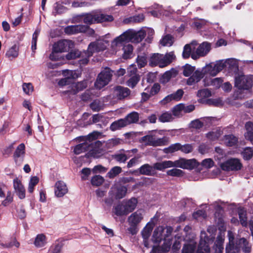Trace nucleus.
<instances>
[{
  "label": "nucleus",
  "mask_w": 253,
  "mask_h": 253,
  "mask_svg": "<svg viewBox=\"0 0 253 253\" xmlns=\"http://www.w3.org/2000/svg\"><path fill=\"white\" fill-rule=\"evenodd\" d=\"M197 165L195 159L187 160L180 158L174 162L171 161H164L157 162L151 166L148 164L141 166L139 169V172L141 174L148 176H153L156 174L155 170H163L166 169L178 167L183 169H193Z\"/></svg>",
  "instance_id": "nucleus-1"
},
{
  "label": "nucleus",
  "mask_w": 253,
  "mask_h": 253,
  "mask_svg": "<svg viewBox=\"0 0 253 253\" xmlns=\"http://www.w3.org/2000/svg\"><path fill=\"white\" fill-rule=\"evenodd\" d=\"M227 66L228 68L236 67V61L233 59L221 60L216 61L215 64L210 63L202 68H198L193 77L189 79V83L192 84L195 82H199L207 74L214 77Z\"/></svg>",
  "instance_id": "nucleus-2"
},
{
  "label": "nucleus",
  "mask_w": 253,
  "mask_h": 253,
  "mask_svg": "<svg viewBox=\"0 0 253 253\" xmlns=\"http://www.w3.org/2000/svg\"><path fill=\"white\" fill-rule=\"evenodd\" d=\"M228 243L225 248V253H239L240 249L244 253H250L252 251V245L245 238L239 239L234 243V236L233 233L228 231Z\"/></svg>",
  "instance_id": "nucleus-3"
},
{
  "label": "nucleus",
  "mask_w": 253,
  "mask_h": 253,
  "mask_svg": "<svg viewBox=\"0 0 253 253\" xmlns=\"http://www.w3.org/2000/svg\"><path fill=\"white\" fill-rule=\"evenodd\" d=\"M71 80L72 79L69 78H65L59 81L58 83L59 85L61 86L68 85L67 89L63 92V94L75 95L79 91L85 88L87 86L86 81H84L70 84Z\"/></svg>",
  "instance_id": "nucleus-4"
},
{
  "label": "nucleus",
  "mask_w": 253,
  "mask_h": 253,
  "mask_svg": "<svg viewBox=\"0 0 253 253\" xmlns=\"http://www.w3.org/2000/svg\"><path fill=\"white\" fill-rule=\"evenodd\" d=\"M79 17L83 19L84 23L88 25L94 23L111 22L114 20V18L111 15L94 12L82 14Z\"/></svg>",
  "instance_id": "nucleus-5"
},
{
  "label": "nucleus",
  "mask_w": 253,
  "mask_h": 253,
  "mask_svg": "<svg viewBox=\"0 0 253 253\" xmlns=\"http://www.w3.org/2000/svg\"><path fill=\"white\" fill-rule=\"evenodd\" d=\"M139 142L146 146L157 147L166 145L168 142V138L165 136L158 138L155 133H152L142 137Z\"/></svg>",
  "instance_id": "nucleus-6"
},
{
  "label": "nucleus",
  "mask_w": 253,
  "mask_h": 253,
  "mask_svg": "<svg viewBox=\"0 0 253 253\" xmlns=\"http://www.w3.org/2000/svg\"><path fill=\"white\" fill-rule=\"evenodd\" d=\"M173 229L170 226L164 227L160 226L157 227L154 231L152 240L154 243H160L162 240H169L171 241L170 235Z\"/></svg>",
  "instance_id": "nucleus-7"
},
{
  "label": "nucleus",
  "mask_w": 253,
  "mask_h": 253,
  "mask_svg": "<svg viewBox=\"0 0 253 253\" xmlns=\"http://www.w3.org/2000/svg\"><path fill=\"white\" fill-rule=\"evenodd\" d=\"M112 76V70L108 67L105 68L98 75L94 86L96 89H100L107 85L111 80Z\"/></svg>",
  "instance_id": "nucleus-8"
},
{
  "label": "nucleus",
  "mask_w": 253,
  "mask_h": 253,
  "mask_svg": "<svg viewBox=\"0 0 253 253\" xmlns=\"http://www.w3.org/2000/svg\"><path fill=\"white\" fill-rule=\"evenodd\" d=\"M253 84V76L241 75L236 77L235 85L240 90H249Z\"/></svg>",
  "instance_id": "nucleus-9"
},
{
  "label": "nucleus",
  "mask_w": 253,
  "mask_h": 253,
  "mask_svg": "<svg viewBox=\"0 0 253 253\" xmlns=\"http://www.w3.org/2000/svg\"><path fill=\"white\" fill-rule=\"evenodd\" d=\"M126 42L139 43L142 41L146 36L143 30L136 31L133 29H128L124 32Z\"/></svg>",
  "instance_id": "nucleus-10"
},
{
  "label": "nucleus",
  "mask_w": 253,
  "mask_h": 253,
  "mask_svg": "<svg viewBox=\"0 0 253 253\" xmlns=\"http://www.w3.org/2000/svg\"><path fill=\"white\" fill-rule=\"evenodd\" d=\"M108 44L107 41L101 39L91 42L87 48L88 56H91L94 52L105 50Z\"/></svg>",
  "instance_id": "nucleus-11"
},
{
  "label": "nucleus",
  "mask_w": 253,
  "mask_h": 253,
  "mask_svg": "<svg viewBox=\"0 0 253 253\" xmlns=\"http://www.w3.org/2000/svg\"><path fill=\"white\" fill-rule=\"evenodd\" d=\"M243 167L240 160L237 158H231L221 165V169L226 171H237L240 170Z\"/></svg>",
  "instance_id": "nucleus-12"
},
{
  "label": "nucleus",
  "mask_w": 253,
  "mask_h": 253,
  "mask_svg": "<svg viewBox=\"0 0 253 253\" xmlns=\"http://www.w3.org/2000/svg\"><path fill=\"white\" fill-rule=\"evenodd\" d=\"M209 237L204 231L201 232L200 240L196 253H210V248L208 243Z\"/></svg>",
  "instance_id": "nucleus-13"
},
{
  "label": "nucleus",
  "mask_w": 253,
  "mask_h": 253,
  "mask_svg": "<svg viewBox=\"0 0 253 253\" xmlns=\"http://www.w3.org/2000/svg\"><path fill=\"white\" fill-rule=\"evenodd\" d=\"M211 49V44L207 42H204L200 44L197 47L196 53L193 52L191 57L193 59H197L200 57L206 56Z\"/></svg>",
  "instance_id": "nucleus-14"
},
{
  "label": "nucleus",
  "mask_w": 253,
  "mask_h": 253,
  "mask_svg": "<svg viewBox=\"0 0 253 253\" xmlns=\"http://www.w3.org/2000/svg\"><path fill=\"white\" fill-rule=\"evenodd\" d=\"M25 146L24 143H21L16 148L13 154V160L17 166H21L24 159Z\"/></svg>",
  "instance_id": "nucleus-15"
},
{
  "label": "nucleus",
  "mask_w": 253,
  "mask_h": 253,
  "mask_svg": "<svg viewBox=\"0 0 253 253\" xmlns=\"http://www.w3.org/2000/svg\"><path fill=\"white\" fill-rule=\"evenodd\" d=\"M211 77L212 76L210 74H207L202 78L204 86H213L215 88H219L223 82L222 79L221 78L212 79Z\"/></svg>",
  "instance_id": "nucleus-16"
},
{
  "label": "nucleus",
  "mask_w": 253,
  "mask_h": 253,
  "mask_svg": "<svg viewBox=\"0 0 253 253\" xmlns=\"http://www.w3.org/2000/svg\"><path fill=\"white\" fill-rule=\"evenodd\" d=\"M73 46V43L71 41L64 40L55 43L53 48H54V51L62 52L67 51Z\"/></svg>",
  "instance_id": "nucleus-17"
},
{
  "label": "nucleus",
  "mask_w": 253,
  "mask_h": 253,
  "mask_svg": "<svg viewBox=\"0 0 253 253\" xmlns=\"http://www.w3.org/2000/svg\"><path fill=\"white\" fill-rule=\"evenodd\" d=\"M130 93V90L127 87L119 85L114 88V95L116 98L119 100L126 98L129 96Z\"/></svg>",
  "instance_id": "nucleus-18"
},
{
  "label": "nucleus",
  "mask_w": 253,
  "mask_h": 253,
  "mask_svg": "<svg viewBox=\"0 0 253 253\" xmlns=\"http://www.w3.org/2000/svg\"><path fill=\"white\" fill-rule=\"evenodd\" d=\"M144 211L139 210L131 213L127 218L129 225L137 226L143 218Z\"/></svg>",
  "instance_id": "nucleus-19"
},
{
  "label": "nucleus",
  "mask_w": 253,
  "mask_h": 253,
  "mask_svg": "<svg viewBox=\"0 0 253 253\" xmlns=\"http://www.w3.org/2000/svg\"><path fill=\"white\" fill-rule=\"evenodd\" d=\"M54 194L56 197H63L68 192V187L65 183L62 181H57L54 185Z\"/></svg>",
  "instance_id": "nucleus-20"
},
{
  "label": "nucleus",
  "mask_w": 253,
  "mask_h": 253,
  "mask_svg": "<svg viewBox=\"0 0 253 253\" xmlns=\"http://www.w3.org/2000/svg\"><path fill=\"white\" fill-rule=\"evenodd\" d=\"M88 27L83 25H70L64 29V32L68 35L76 34L79 33L85 32Z\"/></svg>",
  "instance_id": "nucleus-21"
},
{
  "label": "nucleus",
  "mask_w": 253,
  "mask_h": 253,
  "mask_svg": "<svg viewBox=\"0 0 253 253\" xmlns=\"http://www.w3.org/2000/svg\"><path fill=\"white\" fill-rule=\"evenodd\" d=\"M13 187L16 194L20 199L25 197V189L21 181L18 178L13 179Z\"/></svg>",
  "instance_id": "nucleus-22"
},
{
  "label": "nucleus",
  "mask_w": 253,
  "mask_h": 253,
  "mask_svg": "<svg viewBox=\"0 0 253 253\" xmlns=\"http://www.w3.org/2000/svg\"><path fill=\"white\" fill-rule=\"evenodd\" d=\"M127 188L124 186H119L111 188V191L109 193H112L117 199H120L124 198L126 193Z\"/></svg>",
  "instance_id": "nucleus-23"
},
{
  "label": "nucleus",
  "mask_w": 253,
  "mask_h": 253,
  "mask_svg": "<svg viewBox=\"0 0 253 253\" xmlns=\"http://www.w3.org/2000/svg\"><path fill=\"white\" fill-rule=\"evenodd\" d=\"M196 247L197 241L193 238L184 244L182 250V253H196Z\"/></svg>",
  "instance_id": "nucleus-24"
},
{
  "label": "nucleus",
  "mask_w": 253,
  "mask_h": 253,
  "mask_svg": "<svg viewBox=\"0 0 253 253\" xmlns=\"http://www.w3.org/2000/svg\"><path fill=\"white\" fill-rule=\"evenodd\" d=\"M171 245V241L166 240L162 246H154L150 253H166L169 251Z\"/></svg>",
  "instance_id": "nucleus-25"
},
{
  "label": "nucleus",
  "mask_w": 253,
  "mask_h": 253,
  "mask_svg": "<svg viewBox=\"0 0 253 253\" xmlns=\"http://www.w3.org/2000/svg\"><path fill=\"white\" fill-rule=\"evenodd\" d=\"M183 74L185 77H189L187 79L186 84L189 85H194L198 82H195L192 84H189V79L192 78L195 73L197 71V69L195 70V68L194 66H192L189 64H186L183 67Z\"/></svg>",
  "instance_id": "nucleus-26"
},
{
  "label": "nucleus",
  "mask_w": 253,
  "mask_h": 253,
  "mask_svg": "<svg viewBox=\"0 0 253 253\" xmlns=\"http://www.w3.org/2000/svg\"><path fill=\"white\" fill-rule=\"evenodd\" d=\"M92 148V145L89 141H86L76 145L74 149V152L77 155L87 151Z\"/></svg>",
  "instance_id": "nucleus-27"
},
{
  "label": "nucleus",
  "mask_w": 253,
  "mask_h": 253,
  "mask_svg": "<svg viewBox=\"0 0 253 253\" xmlns=\"http://www.w3.org/2000/svg\"><path fill=\"white\" fill-rule=\"evenodd\" d=\"M124 32L119 36L116 38L111 43V47L114 51H117L123 45L124 42H126Z\"/></svg>",
  "instance_id": "nucleus-28"
},
{
  "label": "nucleus",
  "mask_w": 253,
  "mask_h": 253,
  "mask_svg": "<svg viewBox=\"0 0 253 253\" xmlns=\"http://www.w3.org/2000/svg\"><path fill=\"white\" fill-rule=\"evenodd\" d=\"M152 219L149 221L141 231V234L143 238L145 240V245L146 240L149 238L152 230L155 226V223L152 221Z\"/></svg>",
  "instance_id": "nucleus-29"
},
{
  "label": "nucleus",
  "mask_w": 253,
  "mask_h": 253,
  "mask_svg": "<svg viewBox=\"0 0 253 253\" xmlns=\"http://www.w3.org/2000/svg\"><path fill=\"white\" fill-rule=\"evenodd\" d=\"M123 202L128 214L135 209L138 201L135 198H131L129 200L123 201Z\"/></svg>",
  "instance_id": "nucleus-30"
},
{
  "label": "nucleus",
  "mask_w": 253,
  "mask_h": 253,
  "mask_svg": "<svg viewBox=\"0 0 253 253\" xmlns=\"http://www.w3.org/2000/svg\"><path fill=\"white\" fill-rule=\"evenodd\" d=\"M139 114L136 112H132L127 115L124 119L126 126L131 124L137 123L139 120Z\"/></svg>",
  "instance_id": "nucleus-31"
},
{
  "label": "nucleus",
  "mask_w": 253,
  "mask_h": 253,
  "mask_svg": "<svg viewBox=\"0 0 253 253\" xmlns=\"http://www.w3.org/2000/svg\"><path fill=\"white\" fill-rule=\"evenodd\" d=\"M224 239L221 236H218L214 242L213 250L215 253H222L223 251V243Z\"/></svg>",
  "instance_id": "nucleus-32"
},
{
  "label": "nucleus",
  "mask_w": 253,
  "mask_h": 253,
  "mask_svg": "<svg viewBox=\"0 0 253 253\" xmlns=\"http://www.w3.org/2000/svg\"><path fill=\"white\" fill-rule=\"evenodd\" d=\"M174 52L171 51L166 53V54H161V62L164 64L163 67H166L169 65L175 59Z\"/></svg>",
  "instance_id": "nucleus-33"
},
{
  "label": "nucleus",
  "mask_w": 253,
  "mask_h": 253,
  "mask_svg": "<svg viewBox=\"0 0 253 253\" xmlns=\"http://www.w3.org/2000/svg\"><path fill=\"white\" fill-rule=\"evenodd\" d=\"M161 54L154 53L150 59L149 64L152 67L159 66L160 67L163 68L164 64H163V62H161Z\"/></svg>",
  "instance_id": "nucleus-34"
},
{
  "label": "nucleus",
  "mask_w": 253,
  "mask_h": 253,
  "mask_svg": "<svg viewBox=\"0 0 253 253\" xmlns=\"http://www.w3.org/2000/svg\"><path fill=\"white\" fill-rule=\"evenodd\" d=\"M47 243L46 236L43 234H38L35 238L34 244L38 248L43 247Z\"/></svg>",
  "instance_id": "nucleus-35"
},
{
  "label": "nucleus",
  "mask_w": 253,
  "mask_h": 253,
  "mask_svg": "<svg viewBox=\"0 0 253 253\" xmlns=\"http://www.w3.org/2000/svg\"><path fill=\"white\" fill-rule=\"evenodd\" d=\"M126 123L124 119H119L112 123L110 126L112 131H116L126 126Z\"/></svg>",
  "instance_id": "nucleus-36"
},
{
  "label": "nucleus",
  "mask_w": 253,
  "mask_h": 253,
  "mask_svg": "<svg viewBox=\"0 0 253 253\" xmlns=\"http://www.w3.org/2000/svg\"><path fill=\"white\" fill-rule=\"evenodd\" d=\"M123 201L121 204L117 205L114 208V213L118 216L126 215L128 214Z\"/></svg>",
  "instance_id": "nucleus-37"
},
{
  "label": "nucleus",
  "mask_w": 253,
  "mask_h": 253,
  "mask_svg": "<svg viewBox=\"0 0 253 253\" xmlns=\"http://www.w3.org/2000/svg\"><path fill=\"white\" fill-rule=\"evenodd\" d=\"M223 141L226 145L232 146L237 143L238 138L232 134L226 135L224 137Z\"/></svg>",
  "instance_id": "nucleus-38"
},
{
  "label": "nucleus",
  "mask_w": 253,
  "mask_h": 253,
  "mask_svg": "<svg viewBox=\"0 0 253 253\" xmlns=\"http://www.w3.org/2000/svg\"><path fill=\"white\" fill-rule=\"evenodd\" d=\"M18 55V47L14 44L6 52V56L9 59L11 60L16 58Z\"/></svg>",
  "instance_id": "nucleus-39"
},
{
  "label": "nucleus",
  "mask_w": 253,
  "mask_h": 253,
  "mask_svg": "<svg viewBox=\"0 0 253 253\" xmlns=\"http://www.w3.org/2000/svg\"><path fill=\"white\" fill-rule=\"evenodd\" d=\"M174 42L173 37L169 34L164 36L160 40V43L163 46H170Z\"/></svg>",
  "instance_id": "nucleus-40"
},
{
  "label": "nucleus",
  "mask_w": 253,
  "mask_h": 253,
  "mask_svg": "<svg viewBox=\"0 0 253 253\" xmlns=\"http://www.w3.org/2000/svg\"><path fill=\"white\" fill-rule=\"evenodd\" d=\"M176 75V72L174 70H171L166 72L162 76L161 79V82L165 84L169 81V80L174 77Z\"/></svg>",
  "instance_id": "nucleus-41"
},
{
  "label": "nucleus",
  "mask_w": 253,
  "mask_h": 253,
  "mask_svg": "<svg viewBox=\"0 0 253 253\" xmlns=\"http://www.w3.org/2000/svg\"><path fill=\"white\" fill-rule=\"evenodd\" d=\"M240 222L243 226H247L248 225L246 211L243 209L238 211Z\"/></svg>",
  "instance_id": "nucleus-42"
},
{
  "label": "nucleus",
  "mask_w": 253,
  "mask_h": 253,
  "mask_svg": "<svg viewBox=\"0 0 253 253\" xmlns=\"http://www.w3.org/2000/svg\"><path fill=\"white\" fill-rule=\"evenodd\" d=\"M139 80L140 76L139 75L132 76L126 81V84L133 88L136 86Z\"/></svg>",
  "instance_id": "nucleus-43"
},
{
  "label": "nucleus",
  "mask_w": 253,
  "mask_h": 253,
  "mask_svg": "<svg viewBox=\"0 0 253 253\" xmlns=\"http://www.w3.org/2000/svg\"><path fill=\"white\" fill-rule=\"evenodd\" d=\"M241 154L245 160H250L253 156V148L247 147L245 148Z\"/></svg>",
  "instance_id": "nucleus-44"
},
{
  "label": "nucleus",
  "mask_w": 253,
  "mask_h": 253,
  "mask_svg": "<svg viewBox=\"0 0 253 253\" xmlns=\"http://www.w3.org/2000/svg\"><path fill=\"white\" fill-rule=\"evenodd\" d=\"M173 119L174 118L173 117L172 114L168 112L163 113L159 118V120L162 123L171 122Z\"/></svg>",
  "instance_id": "nucleus-45"
},
{
  "label": "nucleus",
  "mask_w": 253,
  "mask_h": 253,
  "mask_svg": "<svg viewBox=\"0 0 253 253\" xmlns=\"http://www.w3.org/2000/svg\"><path fill=\"white\" fill-rule=\"evenodd\" d=\"M122 171V168L118 166H116L112 168L107 173V175L110 178H113L118 175Z\"/></svg>",
  "instance_id": "nucleus-46"
},
{
  "label": "nucleus",
  "mask_w": 253,
  "mask_h": 253,
  "mask_svg": "<svg viewBox=\"0 0 253 253\" xmlns=\"http://www.w3.org/2000/svg\"><path fill=\"white\" fill-rule=\"evenodd\" d=\"M178 150H180V143H176L171 144L169 147L164 149V152L166 154L172 153Z\"/></svg>",
  "instance_id": "nucleus-47"
},
{
  "label": "nucleus",
  "mask_w": 253,
  "mask_h": 253,
  "mask_svg": "<svg viewBox=\"0 0 253 253\" xmlns=\"http://www.w3.org/2000/svg\"><path fill=\"white\" fill-rule=\"evenodd\" d=\"M121 139L119 138H113L108 140L106 142L105 145L106 146V149H108L111 148L119 144L121 142Z\"/></svg>",
  "instance_id": "nucleus-48"
},
{
  "label": "nucleus",
  "mask_w": 253,
  "mask_h": 253,
  "mask_svg": "<svg viewBox=\"0 0 253 253\" xmlns=\"http://www.w3.org/2000/svg\"><path fill=\"white\" fill-rule=\"evenodd\" d=\"M182 104H179L174 106L172 109V115L176 117L179 118L183 116V112L182 109Z\"/></svg>",
  "instance_id": "nucleus-49"
},
{
  "label": "nucleus",
  "mask_w": 253,
  "mask_h": 253,
  "mask_svg": "<svg viewBox=\"0 0 253 253\" xmlns=\"http://www.w3.org/2000/svg\"><path fill=\"white\" fill-rule=\"evenodd\" d=\"M123 49L124 50L123 57L124 58H128L131 54L133 51V46L130 44H127L124 46Z\"/></svg>",
  "instance_id": "nucleus-50"
},
{
  "label": "nucleus",
  "mask_w": 253,
  "mask_h": 253,
  "mask_svg": "<svg viewBox=\"0 0 253 253\" xmlns=\"http://www.w3.org/2000/svg\"><path fill=\"white\" fill-rule=\"evenodd\" d=\"M136 62L138 67L141 68L145 66L147 63V56L145 54L139 55L136 59Z\"/></svg>",
  "instance_id": "nucleus-51"
},
{
  "label": "nucleus",
  "mask_w": 253,
  "mask_h": 253,
  "mask_svg": "<svg viewBox=\"0 0 253 253\" xmlns=\"http://www.w3.org/2000/svg\"><path fill=\"white\" fill-rule=\"evenodd\" d=\"M204 122L199 119H196L191 122L189 127L196 129H200L204 126Z\"/></svg>",
  "instance_id": "nucleus-52"
},
{
  "label": "nucleus",
  "mask_w": 253,
  "mask_h": 253,
  "mask_svg": "<svg viewBox=\"0 0 253 253\" xmlns=\"http://www.w3.org/2000/svg\"><path fill=\"white\" fill-rule=\"evenodd\" d=\"M39 182V178L37 176H33L31 177L29 183L28 191L29 193H33L34 187L38 184Z\"/></svg>",
  "instance_id": "nucleus-53"
},
{
  "label": "nucleus",
  "mask_w": 253,
  "mask_h": 253,
  "mask_svg": "<svg viewBox=\"0 0 253 253\" xmlns=\"http://www.w3.org/2000/svg\"><path fill=\"white\" fill-rule=\"evenodd\" d=\"M88 49L86 51H84L83 52H81V55L80 57L82 58L79 61L80 65H85L88 62V58L90 56H88Z\"/></svg>",
  "instance_id": "nucleus-54"
},
{
  "label": "nucleus",
  "mask_w": 253,
  "mask_h": 253,
  "mask_svg": "<svg viewBox=\"0 0 253 253\" xmlns=\"http://www.w3.org/2000/svg\"><path fill=\"white\" fill-rule=\"evenodd\" d=\"M88 153L87 154V157H92L93 158H98L102 154L101 150L98 149L90 148L88 150Z\"/></svg>",
  "instance_id": "nucleus-55"
},
{
  "label": "nucleus",
  "mask_w": 253,
  "mask_h": 253,
  "mask_svg": "<svg viewBox=\"0 0 253 253\" xmlns=\"http://www.w3.org/2000/svg\"><path fill=\"white\" fill-rule=\"evenodd\" d=\"M104 180V179L102 176L97 175L92 178L91 182L93 185L98 186L103 183Z\"/></svg>",
  "instance_id": "nucleus-56"
},
{
  "label": "nucleus",
  "mask_w": 253,
  "mask_h": 253,
  "mask_svg": "<svg viewBox=\"0 0 253 253\" xmlns=\"http://www.w3.org/2000/svg\"><path fill=\"white\" fill-rule=\"evenodd\" d=\"M81 55V52L78 50H72L66 55V58L68 60L74 59L79 58Z\"/></svg>",
  "instance_id": "nucleus-57"
},
{
  "label": "nucleus",
  "mask_w": 253,
  "mask_h": 253,
  "mask_svg": "<svg viewBox=\"0 0 253 253\" xmlns=\"http://www.w3.org/2000/svg\"><path fill=\"white\" fill-rule=\"evenodd\" d=\"M62 246L60 243L53 245L49 249L48 253H62Z\"/></svg>",
  "instance_id": "nucleus-58"
},
{
  "label": "nucleus",
  "mask_w": 253,
  "mask_h": 253,
  "mask_svg": "<svg viewBox=\"0 0 253 253\" xmlns=\"http://www.w3.org/2000/svg\"><path fill=\"white\" fill-rule=\"evenodd\" d=\"M207 214L205 211L198 210L193 214V217L197 220H201L206 217Z\"/></svg>",
  "instance_id": "nucleus-59"
},
{
  "label": "nucleus",
  "mask_w": 253,
  "mask_h": 253,
  "mask_svg": "<svg viewBox=\"0 0 253 253\" xmlns=\"http://www.w3.org/2000/svg\"><path fill=\"white\" fill-rule=\"evenodd\" d=\"M65 10V7L56 3L54 7V9L52 13L53 15L55 16L58 14H61L64 12Z\"/></svg>",
  "instance_id": "nucleus-60"
},
{
  "label": "nucleus",
  "mask_w": 253,
  "mask_h": 253,
  "mask_svg": "<svg viewBox=\"0 0 253 253\" xmlns=\"http://www.w3.org/2000/svg\"><path fill=\"white\" fill-rule=\"evenodd\" d=\"M92 145V148L98 149L101 151L106 150V146L105 145L106 142L105 141H96L95 142L94 144L91 143Z\"/></svg>",
  "instance_id": "nucleus-61"
},
{
  "label": "nucleus",
  "mask_w": 253,
  "mask_h": 253,
  "mask_svg": "<svg viewBox=\"0 0 253 253\" xmlns=\"http://www.w3.org/2000/svg\"><path fill=\"white\" fill-rule=\"evenodd\" d=\"M129 157V156H127V153H121L115 155L114 158L117 162L124 163Z\"/></svg>",
  "instance_id": "nucleus-62"
},
{
  "label": "nucleus",
  "mask_w": 253,
  "mask_h": 253,
  "mask_svg": "<svg viewBox=\"0 0 253 253\" xmlns=\"http://www.w3.org/2000/svg\"><path fill=\"white\" fill-rule=\"evenodd\" d=\"M193 150V147L192 145L186 144L182 145L180 143V150L181 152L185 154H188L191 153Z\"/></svg>",
  "instance_id": "nucleus-63"
},
{
  "label": "nucleus",
  "mask_w": 253,
  "mask_h": 253,
  "mask_svg": "<svg viewBox=\"0 0 253 253\" xmlns=\"http://www.w3.org/2000/svg\"><path fill=\"white\" fill-rule=\"evenodd\" d=\"M197 96L201 98H207L211 95V91L207 88L201 89L198 91Z\"/></svg>",
  "instance_id": "nucleus-64"
}]
</instances>
